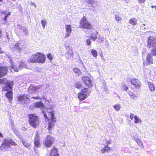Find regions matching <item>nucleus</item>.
Instances as JSON below:
<instances>
[{"label":"nucleus","instance_id":"20e7f679","mask_svg":"<svg viewBox=\"0 0 156 156\" xmlns=\"http://www.w3.org/2000/svg\"><path fill=\"white\" fill-rule=\"evenodd\" d=\"M29 121L30 125L34 128H35L39 124L38 117L35 114L28 115Z\"/></svg>","mask_w":156,"mask_h":156},{"label":"nucleus","instance_id":"a18cd8bd","mask_svg":"<svg viewBox=\"0 0 156 156\" xmlns=\"http://www.w3.org/2000/svg\"><path fill=\"white\" fill-rule=\"evenodd\" d=\"M47 57L50 60H51L52 59V58L51 56V54H49L48 55Z\"/></svg>","mask_w":156,"mask_h":156},{"label":"nucleus","instance_id":"e2e57ef3","mask_svg":"<svg viewBox=\"0 0 156 156\" xmlns=\"http://www.w3.org/2000/svg\"><path fill=\"white\" fill-rule=\"evenodd\" d=\"M143 25V26H145V24H143V25H142V27H143V26H142Z\"/></svg>","mask_w":156,"mask_h":156},{"label":"nucleus","instance_id":"ea45409f","mask_svg":"<svg viewBox=\"0 0 156 156\" xmlns=\"http://www.w3.org/2000/svg\"><path fill=\"white\" fill-rule=\"evenodd\" d=\"M128 94L131 98L134 99L135 98V95L133 92L131 91L129 92Z\"/></svg>","mask_w":156,"mask_h":156},{"label":"nucleus","instance_id":"09e8293b","mask_svg":"<svg viewBox=\"0 0 156 156\" xmlns=\"http://www.w3.org/2000/svg\"><path fill=\"white\" fill-rule=\"evenodd\" d=\"M133 140H134L136 142L138 140V138H136L135 136H133L132 137Z\"/></svg>","mask_w":156,"mask_h":156},{"label":"nucleus","instance_id":"9b49d317","mask_svg":"<svg viewBox=\"0 0 156 156\" xmlns=\"http://www.w3.org/2000/svg\"><path fill=\"white\" fill-rule=\"evenodd\" d=\"M17 99L20 103L21 104H24L28 101V96L26 95H20L18 97Z\"/></svg>","mask_w":156,"mask_h":156},{"label":"nucleus","instance_id":"4d7b16f0","mask_svg":"<svg viewBox=\"0 0 156 156\" xmlns=\"http://www.w3.org/2000/svg\"><path fill=\"white\" fill-rule=\"evenodd\" d=\"M15 134L17 136H18V135H19V133L18 132L17 133H16V132L15 133Z\"/></svg>","mask_w":156,"mask_h":156},{"label":"nucleus","instance_id":"6e6552de","mask_svg":"<svg viewBox=\"0 0 156 156\" xmlns=\"http://www.w3.org/2000/svg\"><path fill=\"white\" fill-rule=\"evenodd\" d=\"M54 140V139L53 137L50 136H48L45 139L44 142L45 146L47 147H51Z\"/></svg>","mask_w":156,"mask_h":156},{"label":"nucleus","instance_id":"6e6d98bb","mask_svg":"<svg viewBox=\"0 0 156 156\" xmlns=\"http://www.w3.org/2000/svg\"><path fill=\"white\" fill-rule=\"evenodd\" d=\"M0 136L2 137V138H3V135H2V133H0Z\"/></svg>","mask_w":156,"mask_h":156},{"label":"nucleus","instance_id":"473e14b6","mask_svg":"<svg viewBox=\"0 0 156 156\" xmlns=\"http://www.w3.org/2000/svg\"><path fill=\"white\" fill-rule=\"evenodd\" d=\"M98 38V42L102 43L104 42L105 41L104 38L102 36H101L99 34Z\"/></svg>","mask_w":156,"mask_h":156},{"label":"nucleus","instance_id":"f8f14e48","mask_svg":"<svg viewBox=\"0 0 156 156\" xmlns=\"http://www.w3.org/2000/svg\"><path fill=\"white\" fill-rule=\"evenodd\" d=\"M151 55L148 54L146 57V60L143 61V65L147 66L149 65H150L153 63V59L152 58Z\"/></svg>","mask_w":156,"mask_h":156},{"label":"nucleus","instance_id":"ddd939ff","mask_svg":"<svg viewBox=\"0 0 156 156\" xmlns=\"http://www.w3.org/2000/svg\"><path fill=\"white\" fill-rule=\"evenodd\" d=\"M132 84L135 87L138 89L140 87L141 84L140 81L137 79H132L130 80Z\"/></svg>","mask_w":156,"mask_h":156},{"label":"nucleus","instance_id":"f257e3e1","mask_svg":"<svg viewBox=\"0 0 156 156\" xmlns=\"http://www.w3.org/2000/svg\"><path fill=\"white\" fill-rule=\"evenodd\" d=\"M45 57L44 55H42L40 52H37L30 56L28 61L31 63L36 62L43 63L45 62Z\"/></svg>","mask_w":156,"mask_h":156},{"label":"nucleus","instance_id":"72a5a7b5","mask_svg":"<svg viewBox=\"0 0 156 156\" xmlns=\"http://www.w3.org/2000/svg\"><path fill=\"white\" fill-rule=\"evenodd\" d=\"M134 118L135 119L134 123H136L141 122V119H139L136 115H135L134 117Z\"/></svg>","mask_w":156,"mask_h":156},{"label":"nucleus","instance_id":"b1692460","mask_svg":"<svg viewBox=\"0 0 156 156\" xmlns=\"http://www.w3.org/2000/svg\"><path fill=\"white\" fill-rule=\"evenodd\" d=\"M34 107L36 108H41L44 107V105L41 101L36 102L34 103Z\"/></svg>","mask_w":156,"mask_h":156},{"label":"nucleus","instance_id":"cd10ccee","mask_svg":"<svg viewBox=\"0 0 156 156\" xmlns=\"http://www.w3.org/2000/svg\"><path fill=\"white\" fill-rule=\"evenodd\" d=\"M129 23L133 25H135L137 24V20L135 18H132L129 20Z\"/></svg>","mask_w":156,"mask_h":156},{"label":"nucleus","instance_id":"5701e85b","mask_svg":"<svg viewBox=\"0 0 156 156\" xmlns=\"http://www.w3.org/2000/svg\"><path fill=\"white\" fill-rule=\"evenodd\" d=\"M10 67L11 68L13 69L15 72H18L19 71V67H18L17 68L16 66L13 65L12 60L10 59Z\"/></svg>","mask_w":156,"mask_h":156},{"label":"nucleus","instance_id":"4be33fe9","mask_svg":"<svg viewBox=\"0 0 156 156\" xmlns=\"http://www.w3.org/2000/svg\"><path fill=\"white\" fill-rule=\"evenodd\" d=\"M98 32L96 31L95 33L91 34L90 36V39L94 41H95L98 37Z\"/></svg>","mask_w":156,"mask_h":156},{"label":"nucleus","instance_id":"bb28decb","mask_svg":"<svg viewBox=\"0 0 156 156\" xmlns=\"http://www.w3.org/2000/svg\"><path fill=\"white\" fill-rule=\"evenodd\" d=\"M11 14V13L10 12H8V13L7 14L5 13V16L3 18L2 20V22L3 23H6V21L7 20V18L9 16H10Z\"/></svg>","mask_w":156,"mask_h":156},{"label":"nucleus","instance_id":"a878e982","mask_svg":"<svg viewBox=\"0 0 156 156\" xmlns=\"http://www.w3.org/2000/svg\"><path fill=\"white\" fill-rule=\"evenodd\" d=\"M115 17L116 20L117 21H120L122 20V18L119 13H116L115 15Z\"/></svg>","mask_w":156,"mask_h":156},{"label":"nucleus","instance_id":"c756f323","mask_svg":"<svg viewBox=\"0 0 156 156\" xmlns=\"http://www.w3.org/2000/svg\"><path fill=\"white\" fill-rule=\"evenodd\" d=\"M85 2L86 3L91 5V6H93V5L94 4L95 1L94 0H85ZM93 7H94L93 6Z\"/></svg>","mask_w":156,"mask_h":156},{"label":"nucleus","instance_id":"69168bd1","mask_svg":"<svg viewBox=\"0 0 156 156\" xmlns=\"http://www.w3.org/2000/svg\"><path fill=\"white\" fill-rule=\"evenodd\" d=\"M66 47H68V46H66Z\"/></svg>","mask_w":156,"mask_h":156},{"label":"nucleus","instance_id":"dca6fc26","mask_svg":"<svg viewBox=\"0 0 156 156\" xmlns=\"http://www.w3.org/2000/svg\"><path fill=\"white\" fill-rule=\"evenodd\" d=\"M7 72V70L6 68L0 66V77L5 75Z\"/></svg>","mask_w":156,"mask_h":156},{"label":"nucleus","instance_id":"aec40b11","mask_svg":"<svg viewBox=\"0 0 156 156\" xmlns=\"http://www.w3.org/2000/svg\"><path fill=\"white\" fill-rule=\"evenodd\" d=\"M50 155L51 156H59L57 153V150L55 147H53L51 151Z\"/></svg>","mask_w":156,"mask_h":156},{"label":"nucleus","instance_id":"c85d7f7f","mask_svg":"<svg viewBox=\"0 0 156 156\" xmlns=\"http://www.w3.org/2000/svg\"><path fill=\"white\" fill-rule=\"evenodd\" d=\"M65 28L66 32L71 33L72 32V29L71 25H65Z\"/></svg>","mask_w":156,"mask_h":156},{"label":"nucleus","instance_id":"7ed1b4c3","mask_svg":"<svg viewBox=\"0 0 156 156\" xmlns=\"http://www.w3.org/2000/svg\"><path fill=\"white\" fill-rule=\"evenodd\" d=\"M10 144L14 146L16 145V143L11 139L4 140L0 146L1 150L3 152L6 151L10 147Z\"/></svg>","mask_w":156,"mask_h":156},{"label":"nucleus","instance_id":"39448f33","mask_svg":"<svg viewBox=\"0 0 156 156\" xmlns=\"http://www.w3.org/2000/svg\"><path fill=\"white\" fill-rule=\"evenodd\" d=\"M89 89L85 88L82 89L79 92L78 95V97L80 101H82L86 99L90 94Z\"/></svg>","mask_w":156,"mask_h":156},{"label":"nucleus","instance_id":"e433bc0d","mask_svg":"<svg viewBox=\"0 0 156 156\" xmlns=\"http://www.w3.org/2000/svg\"><path fill=\"white\" fill-rule=\"evenodd\" d=\"M41 24L42 26L43 29L45 28V27L47 24V23L46 20H43L41 21Z\"/></svg>","mask_w":156,"mask_h":156},{"label":"nucleus","instance_id":"0e129e2a","mask_svg":"<svg viewBox=\"0 0 156 156\" xmlns=\"http://www.w3.org/2000/svg\"><path fill=\"white\" fill-rule=\"evenodd\" d=\"M3 0H0V2H2Z\"/></svg>","mask_w":156,"mask_h":156},{"label":"nucleus","instance_id":"2eb2a0df","mask_svg":"<svg viewBox=\"0 0 156 156\" xmlns=\"http://www.w3.org/2000/svg\"><path fill=\"white\" fill-rule=\"evenodd\" d=\"M19 28L20 30V34H24V35H27L28 34L27 29L24 27L20 26V25H18Z\"/></svg>","mask_w":156,"mask_h":156},{"label":"nucleus","instance_id":"6ab92c4d","mask_svg":"<svg viewBox=\"0 0 156 156\" xmlns=\"http://www.w3.org/2000/svg\"><path fill=\"white\" fill-rule=\"evenodd\" d=\"M66 55V58L67 59H69L71 58H73V53L72 50L69 49L67 52Z\"/></svg>","mask_w":156,"mask_h":156},{"label":"nucleus","instance_id":"338daca9","mask_svg":"<svg viewBox=\"0 0 156 156\" xmlns=\"http://www.w3.org/2000/svg\"><path fill=\"white\" fill-rule=\"evenodd\" d=\"M124 1H126V0H123Z\"/></svg>","mask_w":156,"mask_h":156},{"label":"nucleus","instance_id":"393cba45","mask_svg":"<svg viewBox=\"0 0 156 156\" xmlns=\"http://www.w3.org/2000/svg\"><path fill=\"white\" fill-rule=\"evenodd\" d=\"M23 145L27 148L29 147L31 145V144L30 143H28L26 140L21 139Z\"/></svg>","mask_w":156,"mask_h":156},{"label":"nucleus","instance_id":"c9c22d12","mask_svg":"<svg viewBox=\"0 0 156 156\" xmlns=\"http://www.w3.org/2000/svg\"><path fill=\"white\" fill-rule=\"evenodd\" d=\"M113 107L116 111H118L120 110L121 106L119 104H116L113 106Z\"/></svg>","mask_w":156,"mask_h":156},{"label":"nucleus","instance_id":"412c9836","mask_svg":"<svg viewBox=\"0 0 156 156\" xmlns=\"http://www.w3.org/2000/svg\"><path fill=\"white\" fill-rule=\"evenodd\" d=\"M148 85L150 91H154L155 90V87L153 83L151 82H148Z\"/></svg>","mask_w":156,"mask_h":156},{"label":"nucleus","instance_id":"13d9d810","mask_svg":"<svg viewBox=\"0 0 156 156\" xmlns=\"http://www.w3.org/2000/svg\"><path fill=\"white\" fill-rule=\"evenodd\" d=\"M155 8V9L156 10V6H152V8Z\"/></svg>","mask_w":156,"mask_h":156},{"label":"nucleus","instance_id":"4468645a","mask_svg":"<svg viewBox=\"0 0 156 156\" xmlns=\"http://www.w3.org/2000/svg\"><path fill=\"white\" fill-rule=\"evenodd\" d=\"M34 149L35 150V148H37L40 147V138L38 135L36 134L35 136L34 139Z\"/></svg>","mask_w":156,"mask_h":156},{"label":"nucleus","instance_id":"58836bf2","mask_svg":"<svg viewBox=\"0 0 156 156\" xmlns=\"http://www.w3.org/2000/svg\"><path fill=\"white\" fill-rule=\"evenodd\" d=\"M19 70L22 68L26 67V64L23 62L21 63L20 65L18 66Z\"/></svg>","mask_w":156,"mask_h":156},{"label":"nucleus","instance_id":"680f3d73","mask_svg":"<svg viewBox=\"0 0 156 156\" xmlns=\"http://www.w3.org/2000/svg\"><path fill=\"white\" fill-rule=\"evenodd\" d=\"M9 37V36H8L7 34V38H8V39H9V37Z\"/></svg>","mask_w":156,"mask_h":156},{"label":"nucleus","instance_id":"de8ad7c7","mask_svg":"<svg viewBox=\"0 0 156 156\" xmlns=\"http://www.w3.org/2000/svg\"><path fill=\"white\" fill-rule=\"evenodd\" d=\"M137 0L140 3H144L145 1V0Z\"/></svg>","mask_w":156,"mask_h":156},{"label":"nucleus","instance_id":"9d476101","mask_svg":"<svg viewBox=\"0 0 156 156\" xmlns=\"http://www.w3.org/2000/svg\"><path fill=\"white\" fill-rule=\"evenodd\" d=\"M50 114L51 115L50 118L51 119V121L48 125V128L49 130H50L51 129V128L56 122V118L54 116V113L51 111V112H50Z\"/></svg>","mask_w":156,"mask_h":156},{"label":"nucleus","instance_id":"4c0bfd02","mask_svg":"<svg viewBox=\"0 0 156 156\" xmlns=\"http://www.w3.org/2000/svg\"><path fill=\"white\" fill-rule=\"evenodd\" d=\"M73 71L75 73L78 75L80 74L81 73V71L76 68H74Z\"/></svg>","mask_w":156,"mask_h":156},{"label":"nucleus","instance_id":"603ef678","mask_svg":"<svg viewBox=\"0 0 156 156\" xmlns=\"http://www.w3.org/2000/svg\"><path fill=\"white\" fill-rule=\"evenodd\" d=\"M31 98H33V99H40L39 98L38 96H37V97H33Z\"/></svg>","mask_w":156,"mask_h":156},{"label":"nucleus","instance_id":"f704fd0d","mask_svg":"<svg viewBox=\"0 0 156 156\" xmlns=\"http://www.w3.org/2000/svg\"><path fill=\"white\" fill-rule=\"evenodd\" d=\"M136 142L139 145L141 146L142 148H144V146L143 145L142 142L141 140H140V139H138V140L136 141Z\"/></svg>","mask_w":156,"mask_h":156},{"label":"nucleus","instance_id":"5fc2aeb1","mask_svg":"<svg viewBox=\"0 0 156 156\" xmlns=\"http://www.w3.org/2000/svg\"><path fill=\"white\" fill-rule=\"evenodd\" d=\"M34 152L35 153H36V154L38 153V151H37V150L36 149V148H35V150L34 149Z\"/></svg>","mask_w":156,"mask_h":156},{"label":"nucleus","instance_id":"423d86ee","mask_svg":"<svg viewBox=\"0 0 156 156\" xmlns=\"http://www.w3.org/2000/svg\"><path fill=\"white\" fill-rule=\"evenodd\" d=\"M81 28L90 29L91 27L90 24L88 22L86 17L84 16L81 20L80 23Z\"/></svg>","mask_w":156,"mask_h":156},{"label":"nucleus","instance_id":"1a4fd4ad","mask_svg":"<svg viewBox=\"0 0 156 156\" xmlns=\"http://www.w3.org/2000/svg\"><path fill=\"white\" fill-rule=\"evenodd\" d=\"M82 79L85 85L89 87H91L93 86L92 82L91 79L88 77L84 76Z\"/></svg>","mask_w":156,"mask_h":156},{"label":"nucleus","instance_id":"f03ea898","mask_svg":"<svg viewBox=\"0 0 156 156\" xmlns=\"http://www.w3.org/2000/svg\"><path fill=\"white\" fill-rule=\"evenodd\" d=\"M147 46L149 48H152L151 53L156 56V37L150 36L148 37Z\"/></svg>","mask_w":156,"mask_h":156},{"label":"nucleus","instance_id":"c03bdc74","mask_svg":"<svg viewBox=\"0 0 156 156\" xmlns=\"http://www.w3.org/2000/svg\"><path fill=\"white\" fill-rule=\"evenodd\" d=\"M70 33L67 32L65 34V38H66V37H69V36H70Z\"/></svg>","mask_w":156,"mask_h":156},{"label":"nucleus","instance_id":"052dcab7","mask_svg":"<svg viewBox=\"0 0 156 156\" xmlns=\"http://www.w3.org/2000/svg\"><path fill=\"white\" fill-rule=\"evenodd\" d=\"M44 116L45 118H46V117H47V115L46 114H44Z\"/></svg>","mask_w":156,"mask_h":156},{"label":"nucleus","instance_id":"49530a36","mask_svg":"<svg viewBox=\"0 0 156 156\" xmlns=\"http://www.w3.org/2000/svg\"><path fill=\"white\" fill-rule=\"evenodd\" d=\"M134 116V114L133 113H131L130 114V118L131 120L133 119V118Z\"/></svg>","mask_w":156,"mask_h":156},{"label":"nucleus","instance_id":"0eeeda50","mask_svg":"<svg viewBox=\"0 0 156 156\" xmlns=\"http://www.w3.org/2000/svg\"><path fill=\"white\" fill-rule=\"evenodd\" d=\"M43 87L44 86L42 85L37 86L31 85L28 88V90L29 93H34L36 91L39 92H40L41 91L44 90L43 89Z\"/></svg>","mask_w":156,"mask_h":156},{"label":"nucleus","instance_id":"2f4dec72","mask_svg":"<svg viewBox=\"0 0 156 156\" xmlns=\"http://www.w3.org/2000/svg\"><path fill=\"white\" fill-rule=\"evenodd\" d=\"M121 85L122 86V88L123 90H125L127 91L129 89V87H128L124 83H122Z\"/></svg>","mask_w":156,"mask_h":156},{"label":"nucleus","instance_id":"864d4df0","mask_svg":"<svg viewBox=\"0 0 156 156\" xmlns=\"http://www.w3.org/2000/svg\"><path fill=\"white\" fill-rule=\"evenodd\" d=\"M6 55L10 59V60L11 59L12 60V59H11V55H10L9 54H7V55Z\"/></svg>","mask_w":156,"mask_h":156},{"label":"nucleus","instance_id":"a211bd4d","mask_svg":"<svg viewBox=\"0 0 156 156\" xmlns=\"http://www.w3.org/2000/svg\"><path fill=\"white\" fill-rule=\"evenodd\" d=\"M22 45L18 43L15 44L13 46V50L20 52L21 51Z\"/></svg>","mask_w":156,"mask_h":156},{"label":"nucleus","instance_id":"a19ab883","mask_svg":"<svg viewBox=\"0 0 156 156\" xmlns=\"http://www.w3.org/2000/svg\"><path fill=\"white\" fill-rule=\"evenodd\" d=\"M76 87L78 89L80 88H81L82 85L81 84V83L80 82H77L76 84Z\"/></svg>","mask_w":156,"mask_h":156},{"label":"nucleus","instance_id":"7c9ffc66","mask_svg":"<svg viewBox=\"0 0 156 156\" xmlns=\"http://www.w3.org/2000/svg\"><path fill=\"white\" fill-rule=\"evenodd\" d=\"M91 52L94 57L95 58L97 57L98 56V53L97 51L96 50L94 49H92Z\"/></svg>","mask_w":156,"mask_h":156},{"label":"nucleus","instance_id":"79ce46f5","mask_svg":"<svg viewBox=\"0 0 156 156\" xmlns=\"http://www.w3.org/2000/svg\"><path fill=\"white\" fill-rule=\"evenodd\" d=\"M44 87H43V90H44L43 91H44V90H49L50 89V85L48 84H46V86H45V89H44Z\"/></svg>","mask_w":156,"mask_h":156},{"label":"nucleus","instance_id":"3c124183","mask_svg":"<svg viewBox=\"0 0 156 156\" xmlns=\"http://www.w3.org/2000/svg\"><path fill=\"white\" fill-rule=\"evenodd\" d=\"M31 5L34 6L35 7V8H36L37 7V6H36V5L34 3L31 2Z\"/></svg>","mask_w":156,"mask_h":156},{"label":"nucleus","instance_id":"bf43d9fd","mask_svg":"<svg viewBox=\"0 0 156 156\" xmlns=\"http://www.w3.org/2000/svg\"><path fill=\"white\" fill-rule=\"evenodd\" d=\"M105 91H108V89L107 88H105Z\"/></svg>","mask_w":156,"mask_h":156},{"label":"nucleus","instance_id":"f3484780","mask_svg":"<svg viewBox=\"0 0 156 156\" xmlns=\"http://www.w3.org/2000/svg\"><path fill=\"white\" fill-rule=\"evenodd\" d=\"M101 151L102 153L108 152L110 150V148L107 145L103 144L101 146Z\"/></svg>","mask_w":156,"mask_h":156},{"label":"nucleus","instance_id":"37998d69","mask_svg":"<svg viewBox=\"0 0 156 156\" xmlns=\"http://www.w3.org/2000/svg\"><path fill=\"white\" fill-rule=\"evenodd\" d=\"M86 44L87 45H90L91 41L90 39H87L86 41Z\"/></svg>","mask_w":156,"mask_h":156},{"label":"nucleus","instance_id":"8fccbe9b","mask_svg":"<svg viewBox=\"0 0 156 156\" xmlns=\"http://www.w3.org/2000/svg\"><path fill=\"white\" fill-rule=\"evenodd\" d=\"M106 145H107V146H108V144H111L110 140L109 141L106 140Z\"/></svg>","mask_w":156,"mask_h":156}]
</instances>
